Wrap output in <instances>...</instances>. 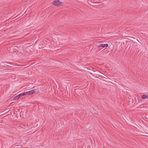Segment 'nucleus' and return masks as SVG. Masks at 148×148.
<instances>
[{
	"mask_svg": "<svg viewBox=\"0 0 148 148\" xmlns=\"http://www.w3.org/2000/svg\"><path fill=\"white\" fill-rule=\"evenodd\" d=\"M52 4L58 7L60 6L61 5L62 3L60 2L59 0H55L53 1Z\"/></svg>",
	"mask_w": 148,
	"mask_h": 148,
	"instance_id": "nucleus-1",
	"label": "nucleus"
},
{
	"mask_svg": "<svg viewBox=\"0 0 148 148\" xmlns=\"http://www.w3.org/2000/svg\"><path fill=\"white\" fill-rule=\"evenodd\" d=\"M32 123H29L27 124V127H23L22 126V128L26 129L27 130H29L32 128Z\"/></svg>",
	"mask_w": 148,
	"mask_h": 148,
	"instance_id": "nucleus-2",
	"label": "nucleus"
},
{
	"mask_svg": "<svg viewBox=\"0 0 148 148\" xmlns=\"http://www.w3.org/2000/svg\"><path fill=\"white\" fill-rule=\"evenodd\" d=\"M34 93H39L42 90L41 88H37L36 89L33 90Z\"/></svg>",
	"mask_w": 148,
	"mask_h": 148,
	"instance_id": "nucleus-3",
	"label": "nucleus"
},
{
	"mask_svg": "<svg viewBox=\"0 0 148 148\" xmlns=\"http://www.w3.org/2000/svg\"><path fill=\"white\" fill-rule=\"evenodd\" d=\"M34 90H32L31 91L26 92H25V94H26V95H31L34 93Z\"/></svg>",
	"mask_w": 148,
	"mask_h": 148,
	"instance_id": "nucleus-4",
	"label": "nucleus"
},
{
	"mask_svg": "<svg viewBox=\"0 0 148 148\" xmlns=\"http://www.w3.org/2000/svg\"><path fill=\"white\" fill-rule=\"evenodd\" d=\"M141 98L144 99H148V95H144L142 96Z\"/></svg>",
	"mask_w": 148,
	"mask_h": 148,
	"instance_id": "nucleus-5",
	"label": "nucleus"
},
{
	"mask_svg": "<svg viewBox=\"0 0 148 148\" xmlns=\"http://www.w3.org/2000/svg\"><path fill=\"white\" fill-rule=\"evenodd\" d=\"M108 45L107 44H101V47H102L103 48H104L105 47H107L108 46Z\"/></svg>",
	"mask_w": 148,
	"mask_h": 148,
	"instance_id": "nucleus-6",
	"label": "nucleus"
},
{
	"mask_svg": "<svg viewBox=\"0 0 148 148\" xmlns=\"http://www.w3.org/2000/svg\"><path fill=\"white\" fill-rule=\"evenodd\" d=\"M24 95H26V94H25V92L21 93V94L19 95L18 96L20 97L21 96H24Z\"/></svg>",
	"mask_w": 148,
	"mask_h": 148,
	"instance_id": "nucleus-7",
	"label": "nucleus"
},
{
	"mask_svg": "<svg viewBox=\"0 0 148 148\" xmlns=\"http://www.w3.org/2000/svg\"><path fill=\"white\" fill-rule=\"evenodd\" d=\"M18 95L17 96H16V97H14V98H13V100H15L16 99V98H17L18 99V98H20V97H18Z\"/></svg>",
	"mask_w": 148,
	"mask_h": 148,
	"instance_id": "nucleus-8",
	"label": "nucleus"
},
{
	"mask_svg": "<svg viewBox=\"0 0 148 148\" xmlns=\"http://www.w3.org/2000/svg\"><path fill=\"white\" fill-rule=\"evenodd\" d=\"M22 126L23 127H27V125H26L25 124H22L21 125V127H22Z\"/></svg>",
	"mask_w": 148,
	"mask_h": 148,
	"instance_id": "nucleus-9",
	"label": "nucleus"
},
{
	"mask_svg": "<svg viewBox=\"0 0 148 148\" xmlns=\"http://www.w3.org/2000/svg\"><path fill=\"white\" fill-rule=\"evenodd\" d=\"M101 44H100V45H97V47H101Z\"/></svg>",
	"mask_w": 148,
	"mask_h": 148,
	"instance_id": "nucleus-10",
	"label": "nucleus"
}]
</instances>
